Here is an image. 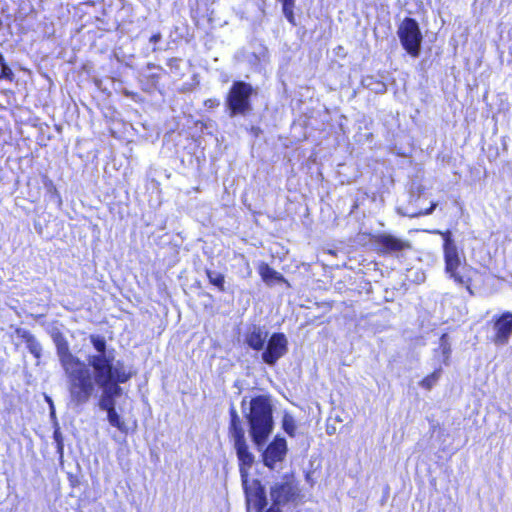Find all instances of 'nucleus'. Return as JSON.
Returning <instances> with one entry per match:
<instances>
[{"instance_id": "nucleus-12", "label": "nucleus", "mask_w": 512, "mask_h": 512, "mask_svg": "<svg viewBox=\"0 0 512 512\" xmlns=\"http://www.w3.org/2000/svg\"><path fill=\"white\" fill-rule=\"evenodd\" d=\"M287 351L288 341L285 334L274 332L268 338L265 349L262 352V361L269 366H274Z\"/></svg>"}, {"instance_id": "nucleus-29", "label": "nucleus", "mask_w": 512, "mask_h": 512, "mask_svg": "<svg viewBox=\"0 0 512 512\" xmlns=\"http://www.w3.org/2000/svg\"><path fill=\"white\" fill-rule=\"evenodd\" d=\"M161 38H162L161 33L156 32L150 36L149 42L155 44V43L159 42L161 40Z\"/></svg>"}, {"instance_id": "nucleus-7", "label": "nucleus", "mask_w": 512, "mask_h": 512, "mask_svg": "<svg viewBox=\"0 0 512 512\" xmlns=\"http://www.w3.org/2000/svg\"><path fill=\"white\" fill-rule=\"evenodd\" d=\"M254 93V88L250 83L241 80L234 81L226 96L229 115L248 114L252 110L251 97Z\"/></svg>"}, {"instance_id": "nucleus-24", "label": "nucleus", "mask_w": 512, "mask_h": 512, "mask_svg": "<svg viewBox=\"0 0 512 512\" xmlns=\"http://www.w3.org/2000/svg\"><path fill=\"white\" fill-rule=\"evenodd\" d=\"M1 72L0 78L8 80L9 82L14 81V73L5 63L4 57L0 54Z\"/></svg>"}, {"instance_id": "nucleus-18", "label": "nucleus", "mask_w": 512, "mask_h": 512, "mask_svg": "<svg viewBox=\"0 0 512 512\" xmlns=\"http://www.w3.org/2000/svg\"><path fill=\"white\" fill-rule=\"evenodd\" d=\"M205 275H206L209 283L212 286H214L219 292L226 291L224 274L207 268L205 270Z\"/></svg>"}, {"instance_id": "nucleus-21", "label": "nucleus", "mask_w": 512, "mask_h": 512, "mask_svg": "<svg viewBox=\"0 0 512 512\" xmlns=\"http://www.w3.org/2000/svg\"><path fill=\"white\" fill-rule=\"evenodd\" d=\"M438 350L441 353L443 364L448 365L451 355V346L446 333L442 334L440 337Z\"/></svg>"}, {"instance_id": "nucleus-16", "label": "nucleus", "mask_w": 512, "mask_h": 512, "mask_svg": "<svg viewBox=\"0 0 512 512\" xmlns=\"http://www.w3.org/2000/svg\"><path fill=\"white\" fill-rule=\"evenodd\" d=\"M257 270L262 281L267 285L285 282L284 276L266 262H260Z\"/></svg>"}, {"instance_id": "nucleus-15", "label": "nucleus", "mask_w": 512, "mask_h": 512, "mask_svg": "<svg viewBox=\"0 0 512 512\" xmlns=\"http://www.w3.org/2000/svg\"><path fill=\"white\" fill-rule=\"evenodd\" d=\"M267 336V332L263 331L260 327L253 326L252 329L245 334V343L252 350L260 351L264 348Z\"/></svg>"}, {"instance_id": "nucleus-22", "label": "nucleus", "mask_w": 512, "mask_h": 512, "mask_svg": "<svg viewBox=\"0 0 512 512\" xmlns=\"http://www.w3.org/2000/svg\"><path fill=\"white\" fill-rule=\"evenodd\" d=\"M89 340L93 345L94 349L98 352L97 355L106 356V341L102 336L90 335Z\"/></svg>"}, {"instance_id": "nucleus-8", "label": "nucleus", "mask_w": 512, "mask_h": 512, "mask_svg": "<svg viewBox=\"0 0 512 512\" xmlns=\"http://www.w3.org/2000/svg\"><path fill=\"white\" fill-rule=\"evenodd\" d=\"M402 47L412 57H418L422 43V33L418 22L411 17H405L397 31Z\"/></svg>"}, {"instance_id": "nucleus-31", "label": "nucleus", "mask_w": 512, "mask_h": 512, "mask_svg": "<svg viewBox=\"0 0 512 512\" xmlns=\"http://www.w3.org/2000/svg\"><path fill=\"white\" fill-rule=\"evenodd\" d=\"M246 267H247V268H249V262H248V261H246ZM248 270H250V269H248ZM250 273H251V271H249V272H248V275H249Z\"/></svg>"}, {"instance_id": "nucleus-28", "label": "nucleus", "mask_w": 512, "mask_h": 512, "mask_svg": "<svg viewBox=\"0 0 512 512\" xmlns=\"http://www.w3.org/2000/svg\"><path fill=\"white\" fill-rule=\"evenodd\" d=\"M437 203L431 202L430 206L424 209L423 211H420L417 213V216H426L433 213V211L436 209Z\"/></svg>"}, {"instance_id": "nucleus-13", "label": "nucleus", "mask_w": 512, "mask_h": 512, "mask_svg": "<svg viewBox=\"0 0 512 512\" xmlns=\"http://www.w3.org/2000/svg\"><path fill=\"white\" fill-rule=\"evenodd\" d=\"M287 442L283 437L275 436L263 451V464L273 469L275 465L282 462L287 455Z\"/></svg>"}, {"instance_id": "nucleus-19", "label": "nucleus", "mask_w": 512, "mask_h": 512, "mask_svg": "<svg viewBox=\"0 0 512 512\" xmlns=\"http://www.w3.org/2000/svg\"><path fill=\"white\" fill-rule=\"evenodd\" d=\"M442 374V368L434 369L430 374L426 375L419 381V386L426 391H430L438 382Z\"/></svg>"}, {"instance_id": "nucleus-10", "label": "nucleus", "mask_w": 512, "mask_h": 512, "mask_svg": "<svg viewBox=\"0 0 512 512\" xmlns=\"http://www.w3.org/2000/svg\"><path fill=\"white\" fill-rule=\"evenodd\" d=\"M98 404L101 410L106 411L109 424L116 428L120 433L127 435L130 431L134 432L137 429V419L134 418L129 426L117 412L115 407V398L108 393L103 391Z\"/></svg>"}, {"instance_id": "nucleus-4", "label": "nucleus", "mask_w": 512, "mask_h": 512, "mask_svg": "<svg viewBox=\"0 0 512 512\" xmlns=\"http://www.w3.org/2000/svg\"><path fill=\"white\" fill-rule=\"evenodd\" d=\"M89 365L95 372L93 375L95 391L99 385L104 392L115 399L122 394L120 384L126 383L133 376V373L126 370L122 363L118 362L117 366H113L112 358L108 356L92 355L89 357Z\"/></svg>"}, {"instance_id": "nucleus-2", "label": "nucleus", "mask_w": 512, "mask_h": 512, "mask_svg": "<svg viewBox=\"0 0 512 512\" xmlns=\"http://www.w3.org/2000/svg\"><path fill=\"white\" fill-rule=\"evenodd\" d=\"M56 349L66 376L70 403L76 407L87 404L95 392L91 366L70 351L65 339L57 342Z\"/></svg>"}, {"instance_id": "nucleus-3", "label": "nucleus", "mask_w": 512, "mask_h": 512, "mask_svg": "<svg viewBox=\"0 0 512 512\" xmlns=\"http://www.w3.org/2000/svg\"><path fill=\"white\" fill-rule=\"evenodd\" d=\"M432 233L440 235L443 239L444 271L449 279L458 287H463L470 296L474 295L473 281L479 271L461 257L458 247L453 239L451 230H433Z\"/></svg>"}, {"instance_id": "nucleus-20", "label": "nucleus", "mask_w": 512, "mask_h": 512, "mask_svg": "<svg viewBox=\"0 0 512 512\" xmlns=\"http://www.w3.org/2000/svg\"><path fill=\"white\" fill-rule=\"evenodd\" d=\"M282 429L291 438L296 436L297 423L290 413H284L282 417Z\"/></svg>"}, {"instance_id": "nucleus-5", "label": "nucleus", "mask_w": 512, "mask_h": 512, "mask_svg": "<svg viewBox=\"0 0 512 512\" xmlns=\"http://www.w3.org/2000/svg\"><path fill=\"white\" fill-rule=\"evenodd\" d=\"M249 434L253 443L263 445L274 428L273 408L268 395H257L249 402V411L245 414Z\"/></svg>"}, {"instance_id": "nucleus-23", "label": "nucleus", "mask_w": 512, "mask_h": 512, "mask_svg": "<svg viewBox=\"0 0 512 512\" xmlns=\"http://www.w3.org/2000/svg\"><path fill=\"white\" fill-rule=\"evenodd\" d=\"M53 439L56 446V452L62 458L64 454V439L59 428H56L53 431Z\"/></svg>"}, {"instance_id": "nucleus-6", "label": "nucleus", "mask_w": 512, "mask_h": 512, "mask_svg": "<svg viewBox=\"0 0 512 512\" xmlns=\"http://www.w3.org/2000/svg\"><path fill=\"white\" fill-rule=\"evenodd\" d=\"M270 497L272 504L265 512H282L281 506L287 504L297 505L302 501V490L299 481L293 473H285L280 482L274 483L270 487Z\"/></svg>"}, {"instance_id": "nucleus-25", "label": "nucleus", "mask_w": 512, "mask_h": 512, "mask_svg": "<svg viewBox=\"0 0 512 512\" xmlns=\"http://www.w3.org/2000/svg\"><path fill=\"white\" fill-rule=\"evenodd\" d=\"M294 7L295 5L282 6L284 16L293 25L295 24Z\"/></svg>"}, {"instance_id": "nucleus-9", "label": "nucleus", "mask_w": 512, "mask_h": 512, "mask_svg": "<svg viewBox=\"0 0 512 512\" xmlns=\"http://www.w3.org/2000/svg\"><path fill=\"white\" fill-rule=\"evenodd\" d=\"M369 239L373 251L381 256L402 252L411 248L409 241L398 238L390 233L371 234Z\"/></svg>"}, {"instance_id": "nucleus-27", "label": "nucleus", "mask_w": 512, "mask_h": 512, "mask_svg": "<svg viewBox=\"0 0 512 512\" xmlns=\"http://www.w3.org/2000/svg\"><path fill=\"white\" fill-rule=\"evenodd\" d=\"M67 478L71 488H76L80 485V479L76 474L68 473Z\"/></svg>"}, {"instance_id": "nucleus-32", "label": "nucleus", "mask_w": 512, "mask_h": 512, "mask_svg": "<svg viewBox=\"0 0 512 512\" xmlns=\"http://www.w3.org/2000/svg\"><path fill=\"white\" fill-rule=\"evenodd\" d=\"M245 402H246V401H245V399H244V400L241 402V405H242V406H244Z\"/></svg>"}, {"instance_id": "nucleus-11", "label": "nucleus", "mask_w": 512, "mask_h": 512, "mask_svg": "<svg viewBox=\"0 0 512 512\" xmlns=\"http://www.w3.org/2000/svg\"><path fill=\"white\" fill-rule=\"evenodd\" d=\"M493 334L491 342L496 346H505L512 336V312L504 311L491 319Z\"/></svg>"}, {"instance_id": "nucleus-30", "label": "nucleus", "mask_w": 512, "mask_h": 512, "mask_svg": "<svg viewBox=\"0 0 512 512\" xmlns=\"http://www.w3.org/2000/svg\"><path fill=\"white\" fill-rule=\"evenodd\" d=\"M177 59L176 58H171L168 60V65H171L172 62H176Z\"/></svg>"}, {"instance_id": "nucleus-14", "label": "nucleus", "mask_w": 512, "mask_h": 512, "mask_svg": "<svg viewBox=\"0 0 512 512\" xmlns=\"http://www.w3.org/2000/svg\"><path fill=\"white\" fill-rule=\"evenodd\" d=\"M15 334L23 340V342L26 344V347L28 351L31 353V355L36 359L39 360L42 357V346L40 342L37 340L34 334H32L30 331L17 327L15 328Z\"/></svg>"}, {"instance_id": "nucleus-26", "label": "nucleus", "mask_w": 512, "mask_h": 512, "mask_svg": "<svg viewBox=\"0 0 512 512\" xmlns=\"http://www.w3.org/2000/svg\"><path fill=\"white\" fill-rule=\"evenodd\" d=\"M219 105H220V101L217 98H208L203 101V106L207 110H213V109L219 107Z\"/></svg>"}, {"instance_id": "nucleus-1", "label": "nucleus", "mask_w": 512, "mask_h": 512, "mask_svg": "<svg viewBox=\"0 0 512 512\" xmlns=\"http://www.w3.org/2000/svg\"><path fill=\"white\" fill-rule=\"evenodd\" d=\"M228 436L233 441L236 451L239 473L247 503L252 505L256 512H265L267 497L261 481L253 479L251 485L248 484L249 473L254 464L255 457L249 450L242 420L233 404L229 408Z\"/></svg>"}, {"instance_id": "nucleus-17", "label": "nucleus", "mask_w": 512, "mask_h": 512, "mask_svg": "<svg viewBox=\"0 0 512 512\" xmlns=\"http://www.w3.org/2000/svg\"><path fill=\"white\" fill-rule=\"evenodd\" d=\"M166 74V71L162 67H157L156 72H150L143 75L141 83L144 87L145 91H152L158 89L160 79L163 75Z\"/></svg>"}]
</instances>
